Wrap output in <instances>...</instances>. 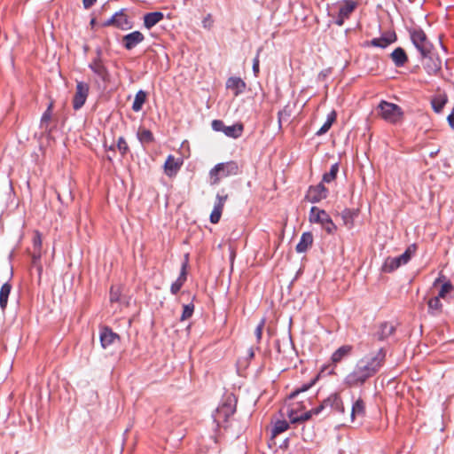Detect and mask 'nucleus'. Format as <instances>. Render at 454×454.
Wrapping results in <instances>:
<instances>
[{"label":"nucleus","mask_w":454,"mask_h":454,"mask_svg":"<svg viewBox=\"0 0 454 454\" xmlns=\"http://www.w3.org/2000/svg\"><path fill=\"white\" fill-rule=\"evenodd\" d=\"M385 354L382 349L369 352L357 360L354 369L345 377V383L349 386L363 384L380 368Z\"/></svg>","instance_id":"nucleus-1"},{"label":"nucleus","mask_w":454,"mask_h":454,"mask_svg":"<svg viewBox=\"0 0 454 454\" xmlns=\"http://www.w3.org/2000/svg\"><path fill=\"white\" fill-rule=\"evenodd\" d=\"M454 287L450 281L437 278L434 281L428 292V313L434 316L442 311V302L449 301L453 294Z\"/></svg>","instance_id":"nucleus-2"},{"label":"nucleus","mask_w":454,"mask_h":454,"mask_svg":"<svg viewBox=\"0 0 454 454\" xmlns=\"http://www.w3.org/2000/svg\"><path fill=\"white\" fill-rule=\"evenodd\" d=\"M331 406L334 411L342 413L344 407L339 395L333 394L330 395L325 402L316 409L302 412L306 407L298 403H293L292 407L287 410L286 415L292 423L308 420L312 415H317L325 406Z\"/></svg>","instance_id":"nucleus-3"},{"label":"nucleus","mask_w":454,"mask_h":454,"mask_svg":"<svg viewBox=\"0 0 454 454\" xmlns=\"http://www.w3.org/2000/svg\"><path fill=\"white\" fill-rule=\"evenodd\" d=\"M352 352V346L350 345H343L337 348L331 356V364L324 365L320 371L318 375L312 380L309 384L304 385L301 388L296 389L290 395V398H294L300 392H304L308 388H309L312 385L315 384L316 380L318 379L319 376L329 374L333 375L335 374V367L336 365L340 363L342 360L347 358L350 356Z\"/></svg>","instance_id":"nucleus-4"},{"label":"nucleus","mask_w":454,"mask_h":454,"mask_svg":"<svg viewBox=\"0 0 454 454\" xmlns=\"http://www.w3.org/2000/svg\"><path fill=\"white\" fill-rule=\"evenodd\" d=\"M378 114L389 123H397L403 120V112L402 108L387 101H381L378 106Z\"/></svg>","instance_id":"nucleus-5"},{"label":"nucleus","mask_w":454,"mask_h":454,"mask_svg":"<svg viewBox=\"0 0 454 454\" xmlns=\"http://www.w3.org/2000/svg\"><path fill=\"white\" fill-rule=\"evenodd\" d=\"M238 172L239 167L234 161L218 163L209 171L210 182L216 184L222 178L235 176Z\"/></svg>","instance_id":"nucleus-6"},{"label":"nucleus","mask_w":454,"mask_h":454,"mask_svg":"<svg viewBox=\"0 0 454 454\" xmlns=\"http://www.w3.org/2000/svg\"><path fill=\"white\" fill-rule=\"evenodd\" d=\"M309 220L310 223H319L328 234H333L337 231V226L330 215L317 207H311Z\"/></svg>","instance_id":"nucleus-7"},{"label":"nucleus","mask_w":454,"mask_h":454,"mask_svg":"<svg viewBox=\"0 0 454 454\" xmlns=\"http://www.w3.org/2000/svg\"><path fill=\"white\" fill-rule=\"evenodd\" d=\"M411 39L414 46L419 50L422 57H427L431 53L432 44L427 38L426 34L420 29H414L411 32Z\"/></svg>","instance_id":"nucleus-8"},{"label":"nucleus","mask_w":454,"mask_h":454,"mask_svg":"<svg viewBox=\"0 0 454 454\" xmlns=\"http://www.w3.org/2000/svg\"><path fill=\"white\" fill-rule=\"evenodd\" d=\"M357 6V3L353 0H344L339 4L338 15L336 19V24L342 26L344 20L349 17V15L355 11Z\"/></svg>","instance_id":"nucleus-9"},{"label":"nucleus","mask_w":454,"mask_h":454,"mask_svg":"<svg viewBox=\"0 0 454 454\" xmlns=\"http://www.w3.org/2000/svg\"><path fill=\"white\" fill-rule=\"evenodd\" d=\"M89 93V86L83 82H78L76 91L73 100L74 109H80L85 103Z\"/></svg>","instance_id":"nucleus-10"},{"label":"nucleus","mask_w":454,"mask_h":454,"mask_svg":"<svg viewBox=\"0 0 454 454\" xmlns=\"http://www.w3.org/2000/svg\"><path fill=\"white\" fill-rule=\"evenodd\" d=\"M182 165L183 160L181 158H175L172 155H168L164 164V172L168 176H174Z\"/></svg>","instance_id":"nucleus-11"},{"label":"nucleus","mask_w":454,"mask_h":454,"mask_svg":"<svg viewBox=\"0 0 454 454\" xmlns=\"http://www.w3.org/2000/svg\"><path fill=\"white\" fill-rule=\"evenodd\" d=\"M327 193L328 192L326 188L322 184H319L318 185L309 189L307 199L312 203L319 202L326 198Z\"/></svg>","instance_id":"nucleus-12"},{"label":"nucleus","mask_w":454,"mask_h":454,"mask_svg":"<svg viewBox=\"0 0 454 454\" xmlns=\"http://www.w3.org/2000/svg\"><path fill=\"white\" fill-rule=\"evenodd\" d=\"M226 200H227V195H224V196L217 195L216 196V201L215 203L214 209L210 215V222L212 223H217L219 222Z\"/></svg>","instance_id":"nucleus-13"},{"label":"nucleus","mask_w":454,"mask_h":454,"mask_svg":"<svg viewBox=\"0 0 454 454\" xmlns=\"http://www.w3.org/2000/svg\"><path fill=\"white\" fill-rule=\"evenodd\" d=\"M246 82L237 76H231L226 81V88L232 90L235 96L242 93L246 90Z\"/></svg>","instance_id":"nucleus-14"},{"label":"nucleus","mask_w":454,"mask_h":454,"mask_svg":"<svg viewBox=\"0 0 454 454\" xmlns=\"http://www.w3.org/2000/svg\"><path fill=\"white\" fill-rule=\"evenodd\" d=\"M145 39L143 34L139 31H135L123 36L124 46L128 50H131L139 44Z\"/></svg>","instance_id":"nucleus-15"},{"label":"nucleus","mask_w":454,"mask_h":454,"mask_svg":"<svg viewBox=\"0 0 454 454\" xmlns=\"http://www.w3.org/2000/svg\"><path fill=\"white\" fill-rule=\"evenodd\" d=\"M424 58L426 59L424 67L426 68L427 73L430 74H436L442 67V60L438 57H434L431 53L428 54L427 57Z\"/></svg>","instance_id":"nucleus-16"},{"label":"nucleus","mask_w":454,"mask_h":454,"mask_svg":"<svg viewBox=\"0 0 454 454\" xmlns=\"http://www.w3.org/2000/svg\"><path fill=\"white\" fill-rule=\"evenodd\" d=\"M119 340V336L109 328L102 329L100 333V341L104 348L114 344Z\"/></svg>","instance_id":"nucleus-17"},{"label":"nucleus","mask_w":454,"mask_h":454,"mask_svg":"<svg viewBox=\"0 0 454 454\" xmlns=\"http://www.w3.org/2000/svg\"><path fill=\"white\" fill-rule=\"evenodd\" d=\"M106 25H113L122 30L130 28V23L127 16L123 13L114 14L107 22Z\"/></svg>","instance_id":"nucleus-18"},{"label":"nucleus","mask_w":454,"mask_h":454,"mask_svg":"<svg viewBox=\"0 0 454 454\" xmlns=\"http://www.w3.org/2000/svg\"><path fill=\"white\" fill-rule=\"evenodd\" d=\"M396 40V36L395 33L389 32L387 34L383 35L380 38L373 39L371 43L373 46L386 48L390 43H394Z\"/></svg>","instance_id":"nucleus-19"},{"label":"nucleus","mask_w":454,"mask_h":454,"mask_svg":"<svg viewBox=\"0 0 454 454\" xmlns=\"http://www.w3.org/2000/svg\"><path fill=\"white\" fill-rule=\"evenodd\" d=\"M163 13L160 12H150L145 15L144 24L148 29L155 26L158 22L163 20Z\"/></svg>","instance_id":"nucleus-20"},{"label":"nucleus","mask_w":454,"mask_h":454,"mask_svg":"<svg viewBox=\"0 0 454 454\" xmlns=\"http://www.w3.org/2000/svg\"><path fill=\"white\" fill-rule=\"evenodd\" d=\"M416 251V247L414 245L410 246L403 254L397 257H393L395 261V264L397 268H399L402 265L406 264L411 258V256L414 254Z\"/></svg>","instance_id":"nucleus-21"},{"label":"nucleus","mask_w":454,"mask_h":454,"mask_svg":"<svg viewBox=\"0 0 454 454\" xmlns=\"http://www.w3.org/2000/svg\"><path fill=\"white\" fill-rule=\"evenodd\" d=\"M312 242H313L312 234L310 232H304L301 235V239L296 246V251L298 253L305 252L312 245Z\"/></svg>","instance_id":"nucleus-22"},{"label":"nucleus","mask_w":454,"mask_h":454,"mask_svg":"<svg viewBox=\"0 0 454 454\" xmlns=\"http://www.w3.org/2000/svg\"><path fill=\"white\" fill-rule=\"evenodd\" d=\"M365 413L364 403L361 399H357L352 405L350 413L351 420L354 421L356 418H363Z\"/></svg>","instance_id":"nucleus-23"},{"label":"nucleus","mask_w":454,"mask_h":454,"mask_svg":"<svg viewBox=\"0 0 454 454\" xmlns=\"http://www.w3.org/2000/svg\"><path fill=\"white\" fill-rule=\"evenodd\" d=\"M243 131V126L242 124H234L231 126H225V129H223L224 135L227 137L237 138L239 137Z\"/></svg>","instance_id":"nucleus-24"},{"label":"nucleus","mask_w":454,"mask_h":454,"mask_svg":"<svg viewBox=\"0 0 454 454\" xmlns=\"http://www.w3.org/2000/svg\"><path fill=\"white\" fill-rule=\"evenodd\" d=\"M336 112L335 111H332L328 115H327V118H326V121L322 125V127L317 131V136H322L323 134L326 133L331 126L333 125V123L336 120Z\"/></svg>","instance_id":"nucleus-25"},{"label":"nucleus","mask_w":454,"mask_h":454,"mask_svg":"<svg viewBox=\"0 0 454 454\" xmlns=\"http://www.w3.org/2000/svg\"><path fill=\"white\" fill-rule=\"evenodd\" d=\"M10 293L11 286L8 283H4L0 289V308L2 310H4L7 306Z\"/></svg>","instance_id":"nucleus-26"},{"label":"nucleus","mask_w":454,"mask_h":454,"mask_svg":"<svg viewBox=\"0 0 454 454\" xmlns=\"http://www.w3.org/2000/svg\"><path fill=\"white\" fill-rule=\"evenodd\" d=\"M391 58L398 67L403 66L407 61V56L402 48H396L392 53Z\"/></svg>","instance_id":"nucleus-27"},{"label":"nucleus","mask_w":454,"mask_h":454,"mask_svg":"<svg viewBox=\"0 0 454 454\" xmlns=\"http://www.w3.org/2000/svg\"><path fill=\"white\" fill-rule=\"evenodd\" d=\"M186 266H187V262L183 264L179 278L171 286V292L173 294L177 293L180 290V288L183 286V284L184 283V281H185V278H186Z\"/></svg>","instance_id":"nucleus-28"},{"label":"nucleus","mask_w":454,"mask_h":454,"mask_svg":"<svg viewBox=\"0 0 454 454\" xmlns=\"http://www.w3.org/2000/svg\"><path fill=\"white\" fill-rule=\"evenodd\" d=\"M146 97L147 95L144 90H138L137 92L132 105V109L135 112H139L142 109V106L146 100Z\"/></svg>","instance_id":"nucleus-29"},{"label":"nucleus","mask_w":454,"mask_h":454,"mask_svg":"<svg viewBox=\"0 0 454 454\" xmlns=\"http://www.w3.org/2000/svg\"><path fill=\"white\" fill-rule=\"evenodd\" d=\"M91 69L95 74L101 77L104 81L108 79V74L104 65L99 61L96 60L90 65Z\"/></svg>","instance_id":"nucleus-30"},{"label":"nucleus","mask_w":454,"mask_h":454,"mask_svg":"<svg viewBox=\"0 0 454 454\" xmlns=\"http://www.w3.org/2000/svg\"><path fill=\"white\" fill-rule=\"evenodd\" d=\"M288 427H289L288 423L286 420H284V419L277 420L274 423V426L272 428V435L276 436L277 434H279L285 432L286 430H287Z\"/></svg>","instance_id":"nucleus-31"},{"label":"nucleus","mask_w":454,"mask_h":454,"mask_svg":"<svg viewBox=\"0 0 454 454\" xmlns=\"http://www.w3.org/2000/svg\"><path fill=\"white\" fill-rule=\"evenodd\" d=\"M53 104L50 103L47 110L43 113L42 118H41V128L47 129L48 124L51 118V110H52Z\"/></svg>","instance_id":"nucleus-32"},{"label":"nucleus","mask_w":454,"mask_h":454,"mask_svg":"<svg viewBox=\"0 0 454 454\" xmlns=\"http://www.w3.org/2000/svg\"><path fill=\"white\" fill-rule=\"evenodd\" d=\"M338 171H339L338 164L337 163L333 164L331 167L330 171L328 173H325L323 176V182L324 183H330V182L333 181L336 178Z\"/></svg>","instance_id":"nucleus-33"},{"label":"nucleus","mask_w":454,"mask_h":454,"mask_svg":"<svg viewBox=\"0 0 454 454\" xmlns=\"http://www.w3.org/2000/svg\"><path fill=\"white\" fill-rule=\"evenodd\" d=\"M344 225L348 228H351L353 225L354 213L350 209H345L341 213Z\"/></svg>","instance_id":"nucleus-34"},{"label":"nucleus","mask_w":454,"mask_h":454,"mask_svg":"<svg viewBox=\"0 0 454 454\" xmlns=\"http://www.w3.org/2000/svg\"><path fill=\"white\" fill-rule=\"evenodd\" d=\"M397 268L396 264H395V261L394 260L393 257H387L382 267H381V270L382 271L384 272H392L394 270H395Z\"/></svg>","instance_id":"nucleus-35"},{"label":"nucleus","mask_w":454,"mask_h":454,"mask_svg":"<svg viewBox=\"0 0 454 454\" xmlns=\"http://www.w3.org/2000/svg\"><path fill=\"white\" fill-rule=\"evenodd\" d=\"M394 326L391 324L384 323L380 326V338H387L394 333Z\"/></svg>","instance_id":"nucleus-36"},{"label":"nucleus","mask_w":454,"mask_h":454,"mask_svg":"<svg viewBox=\"0 0 454 454\" xmlns=\"http://www.w3.org/2000/svg\"><path fill=\"white\" fill-rule=\"evenodd\" d=\"M137 137L142 143H150L153 139L152 132L147 129H140L137 132Z\"/></svg>","instance_id":"nucleus-37"},{"label":"nucleus","mask_w":454,"mask_h":454,"mask_svg":"<svg viewBox=\"0 0 454 454\" xmlns=\"http://www.w3.org/2000/svg\"><path fill=\"white\" fill-rule=\"evenodd\" d=\"M446 103V99L442 97L435 98L432 100V106L436 113H440Z\"/></svg>","instance_id":"nucleus-38"},{"label":"nucleus","mask_w":454,"mask_h":454,"mask_svg":"<svg viewBox=\"0 0 454 454\" xmlns=\"http://www.w3.org/2000/svg\"><path fill=\"white\" fill-rule=\"evenodd\" d=\"M232 412H233V408L231 406H227V405H223L216 410V414L219 418L220 417L226 418L229 416V414H231Z\"/></svg>","instance_id":"nucleus-39"},{"label":"nucleus","mask_w":454,"mask_h":454,"mask_svg":"<svg viewBox=\"0 0 454 454\" xmlns=\"http://www.w3.org/2000/svg\"><path fill=\"white\" fill-rule=\"evenodd\" d=\"M194 310V306L192 304H186L184 306L183 313L181 316V320H186L192 317Z\"/></svg>","instance_id":"nucleus-40"},{"label":"nucleus","mask_w":454,"mask_h":454,"mask_svg":"<svg viewBox=\"0 0 454 454\" xmlns=\"http://www.w3.org/2000/svg\"><path fill=\"white\" fill-rule=\"evenodd\" d=\"M117 148L120 153L124 155L129 151V146L123 137H119L117 142Z\"/></svg>","instance_id":"nucleus-41"},{"label":"nucleus","mask_w":454,"mask_h":454,"mask_svg":"<svg viewBox=\"0 0 454 454\" xmlns=\"http://www.w3.org/2000/svg\"><path fill=\"white\" fill-rule=\"evenodd\" d=\"M212 129L215 131H222L223 133V129H225V125L222 121L215 120L212 121Z\"/></svg>","instance_id":"nucleus-42"},{"label":"nucleus","mask_w":454,"mask_h":454,"mask_svg":"<svg viewBox=\"0 0 454 454\" xmlns=\"http://www.w3.org/2000/svg\"><path fill=\"white\" fill-rule=\"evenodd\" d=\"M42 242L43 241L41 234L39 232H36L33 239L35 249L40 250L42 247Z\"/></svg>","instance_id":"nucleus-43"},{"label":"nucleus","mask_w":454,"mask_h":454,"mask_svg":"<svg viewBox=\"0 0 454 454\" xmlns=\"http://www.w3.org/2000/svg\"><path fill=\"white\" fill-rule=\"evenodd\" d=\"M264 325H265V319L262 318L255 329V335H256V338L258 340H260L262 338V328H263Z\"/></svg>","instance_id":"nucleus-44"},{"label":"nucleus","mask_w":454,"mask_h":454,"mask_svg":"<svg viewBox=\"0 0 454 454\" xmlns=\"http://www.w3.org/2000/svg\"><path fill=\"white\" fill-rule=\"evenodd\" d=\"M202 25L205 28H210L213 25V18L211 15H207L203 20H202Z\"/></svg>","instance_id":"nucleus-45"},{"label":"nucleus","mask_w":454,"mask_h":454,"mask_svg":"<svg viewBox=\"0 0 454 454\" xmlns=\"http://www.w3.org/2000/svg\"><path fill=\"white\" fill-rule=\"evenodd\" d=\"M118 300H119V291L117 289L114 290V288H112L111 294H110V301H117Z\"/></svg>","instance_id":"nucleus-46"},{"label":"nucleus","mask_w":454,"mask_h":454,"mask_svg":"<svg viewBox=\"0 0 454 454\" xmlns=\"http://www.w3.org/2000/svg\"><path fill=\"white\" fill-rule=\"evenodd\" d=\"M289 116H290V113H288L286 108H285L283 111H281L278 114L279 122H281L283 120L287 119Z\"/></svg>","instance_id":"nucleus-47"},{"label":"nucleus","mask_w":454,"mask_h":454,"mask_svg":"<svg viewBox=\"0 0 454 454\" xmlns=\"http://www.w3.org/2000/svg\"><path fill=\"white\" fill-rule=\"evenodd\" d=\"M253 71L254 73L255 74V75L258 74L259 72V59L258 58H255L254 59V63H253Z\"/></svg>","instance_id":"nucleus-48"},{"label":"nucleus","mask_w":454,"mask_h":454,"mask_svg":"<svg viewBox=\"0 0 454 454\" xmlns=\"http://www.w3.org/2000/svg\"><path fill=\"white\" fill-rule=\"evenodd\" d=\"M283 340L286 342L287 348L292 351L293 350V343H292L291 337L289 335L286 336Z\"/></svg>","instance_id":"nucleus-49"},{"label":"nucleus","mask_w":454,"mask_h":454,"mask_svg":"<svg viewBox=\"0 0 454 454\" xmlns=\"http://www.w3.org/2000/svg\"><path fill=\"white\" fill-rule=\"evenodd\" d=\"M96 0H83V5L85 8H90L95 4Z\"/></svg>","instance_id":"nucleus-50"},{"label":"nucleus","mask_w":454,"mask_h":454,"mask_svg":"<svg viewBox=\"0 0 454 454\" xmlns=\"http://www.w3.org/2000/svg\"><path fill=\"white\" fill-rule=\"evenodd\" d=\"M448 121L450 122V125L454 128V114H450L449 117H448Z\"/></svg>","instance_id":"nucleus-51"},{"label":"nucleus","mask_w":454,"mask_h":454,"mask_svg":"<svg viewBox=\"0 0 454 454\" xmlns=\"http://www.w3.org/2000/svg\"><path fill=\"white\" fill-rule=\"evenodd\" d=\"M109 149H110V150H114L113 145H110V146H109Z\"/></svg>","instance_id":"nucleus-52"}]
</instances>
